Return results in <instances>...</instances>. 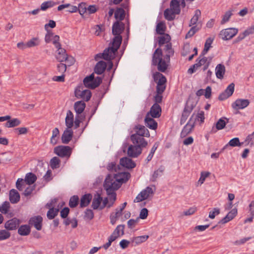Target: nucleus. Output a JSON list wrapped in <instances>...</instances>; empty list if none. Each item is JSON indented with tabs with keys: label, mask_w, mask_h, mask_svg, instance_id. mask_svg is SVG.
Returning <instances> with one entry per match:
<instances>
[{
	"label": "nucleus",
	"mask_w": 254,
	"mask_h": 254,
	"mask_svg": "<svg viewBox=\"0 0 254 254\" xmlns=\"http://www.w3.org/2000/svg\"><path fill=\"white\" fill-rule=\"evenodd\" d=\"M165 50L167 54L163 59L162 50L157 48L153 54L152 63L153 65H157L158 70L161 72H165L168 67V63L170 61V57L174 54V51L172 48V45L168 43L165 45Z\"/></svg>",
	"instance_id": "nucleus-1"
},
{
	"label": "nucleus",
	"mask_w": 254,
	"mask_h": 254,
	"mask_svg": "<svg viewBox=\"0 0 254 254\" xmlns=\"http://www.w3.org/2000/svg\"><path fill=\"white\" fill-rule=\"evenodd\" d=\"M104 187L107 191L108 197H105L103 199V202L101 207V209H103L106 206L109 208L113 206L116 200V193L115 192V190L119 188V185L115 183H113V184H111L108 180L107 183H104Z\"/></svg>",
	"instance_id": "nucleus-2"
},
{
	"label": "nucleus",
	"mask_w": 254,
	"mask_h": 254,
	"mask_svg": "<svg viewBox=\"0 0 254 254\" xmlns=\"http://www.w3.org/2000/svg\"><path fill=\"white\" fill-rule=\"evenodd\" d=\"M124 29V24L116 21L114 23L112 27V33L115 36L113 39L112 45L115 47V50L119 48L122 41V36L120 35Z\"/></svg>",
	"instance_id": "nucleus-3"
},
{
	"label": "nucleus",
	"mask_w": 254,
	"mask_h": 254,
	"mask_svg": "<svg viewBox=\"0 0 254 254\" xmlns=\"http://www.w3.org/2000/svg\"><path fill=\"white\" fill-rule=\"evenodd\" d=\"M130 176V174L127 172L120 173L114 176L109 175L106 178L104 183H107V181L108 180L109 183L113 184L114 183V184L119 185L120 188L122 183L126 182L129 179Z\"/></svg>",
	"instance_id": "nucleus-4"
},
{
	"label": "nucleus",
	"mask_w": 254,
	"mask_h": 254,
	"mask_svg": "<svg viewBox=\"0 0 254 254\" xmlns=\"http://www.w3.org/2000/svg\"><path fill=\"white\" fill-rule=\"evenodd\" d=\"M117 52V50H115V47L111 45V46L105 49L103 53L97 54L95 59L96 61L100 58H103L107 61H111L115 58Z\"/></svg>",
	"instance_id": "nucleus-5"
},
{
	"label": "nucleus",
	"mask_w": 254,
	"mask_h": 254,
	"mask_svg": "<svg viewBox=\"0 0 254 254\" xmlns=\"http://www.w3.org/2000/svg\"><path fill=\"white\" fill-rule=\"evenodd\" d=\"M75 96L78 99H82L86 101L90 100L91 93L88 89H85L82 85L78 86L74 91Z\"/></svg>",
	"instance_id": "nucleus-6"
},
{
	"label": "nucleus",
	"mask_w": 254,
	"mask_h": 254,
	"mask_svg": "<svg viewBox=\"0 0 254 254\" xmlns=\"http://www.w3.org/2000/svg\"><path fill=\"white\" fill-rule=\"evenodd\" d=\"M102 82V79L100 77L94 78L93 74L86 77L83 80V83L85 87L94 89L99 85Z\"/></svg>",
	"instance_id": "nucleus-7"
},
{
	"label": "nucleus",
	"mask_w": 254,
	"mask_h": 254,
	"mask_svg": "<svg viewBox=\"0 0 254 254\" xmlns=\"http://www.w3.org/2000/svg\"><path fill=\"white\" fill-rule=\"evenodd\" d=\"M154 190L152 188L147 187L142 190L134 200V202H141L144 200L151 198L154 194Z\"/></svg>",
	"instance_id": "nucleus-8"
},
{
	"label": "nucleus",
	"mask_w": 254,
	"mask_h": 254,
	"mask_svg": "<svg viewBox=\"0 0 254 254\" xmlns=\"http://www.w3.org/2000/svg\"><path fill=\"white\" fill-rule=\"evenodd\" d=\"M238 32V30L235 28H230L223 29L220 31L219 35L224 40H228L234 37Z\"/></svg>",
	"instance_id": "nucleus-9"
},
{
	"label": "nucleus",
	"mask_w": 254,
	"mask_h": 254,
	"mask_svg": "<svg viewBox=\"0 0 254 254\" xmlns=\"http://www.w3.org/2000/svg\"><path fill=\"white\" fill-rule=\"evenodd\" d=\"M54 152L61 157L68 158L71 153V148L68 146H59L55 148Z\"/></svg>",
	"instance_id": "nucleus-10"
},
{
	"label": "nucleus",
	"mask_w": 254,
	"mask_h": 254,
	"mask_svg": "<svg viewBox=\"0 0 254 254\" xmlns=\"http://www.w3.org/2000/svg\"><path fill=\"white\" fill-rule=\"evenodd\" d=\"M60 37L58 35H55L54 33L51 31H47L45 37V41L47 43L52 42L55 47H59L61 46V44L59 43Z\"/></svg>",
	"instance_id": "nucleus-11"
},
{
	"label": "nucleus",
	"mask_w": 254,
	"mask_h": 254,
	"mask_svg": "<svg viewBox=\"0 0 254 254\" xmlns=\"http://www.w3.org/2000/svg\"><path fill=\"white\" fill-rule=\"evenodd\" d=\"M202 54L199 57L198 60L196 61V63L195 64V66L197 67V68L200 67L201 66H203V70H205L209 66L211 60V57H205Z\"/></svg>",
	"instance_id": "nucleus-12"
},
{
	"label": "nucleus",
	"mask_w": 254,
	"mask_h": 254,
	"mask_svg": "<svg viewBox=\"0 0 254 254\" xmlns=\"http://www.w3.org/2000/svg\"><path fill=\"white\" fill-rule=\"evenodd\" d=\"M0 212L9 218L12 217L14 215L13 210L11 208L10 203L7 201L3 202L0 206Z\"/></svg>",
	"instance_id": "nucleus-13"
},
{
	"label": "nucleus",
	"mask_w": 254,
	"mask_h": 254,
	"mask_svg": "<svg viewBox=\"0 0 254 254\" xmlns=\"http://www.w3.org/2000/svg\"><path fill=\"white\" fill-rule=\"evenodd\" d=\"M180 6L184 7L186 6L185 0H172L170 2V8L177 14L181 11Z\"/></svg>",
	"instance_id": "nucleus-14"
},
{
	"label": "nucleus",
	"mask_w": 254,
	"mask_h": 254,
	"mask_svg": "<svg viewBox=\"0 0 254 254\" xmlns=\"http://www.w3.org/2000/svg\"><path fill=\"white\" fill-rule=\"evenodd\" d=\"M248 99H238L232 104V108L235 110L243 109L250 104Z\"/></svg>",
	"instance_id": "nucleus-15"
},
{
	"label": "nucleus",
	"mask_w": 254,
	"mask_h": 254,
	"mask_svg": "<svg viewBox=\"0 0 254 254\" xmlns=\"http://www.w3.org/2000/svg\"><path fill=\"white\" fill-rule=\"evenodd\" d=\"M193 116H191L189 122L187 124V125L183 128L181 133V135L182 137H184L192 130L194 127V121L193 120Z\"/></svg>",
	"instance_id": "nucleus-16"
},
{
	"label": "nucleus",
	"mask_w": 254,
	"mask_h": 254,
	"mask_svg": "<svg viewBox=\"0 0 254 254\" xmlns=\"http://www.w3.org/2000/svg\"><path fill=\"white\" fill-rule=\"evenodd\" d=\"M235 84L233 83H231L225 89L224 92L222 93L219 96L220 100H224L231 96L234 91Z\"/></svg>",
	"instance_id": "nucleus-17"
},
{
	"label": "nucleus",
	"mask_w": 254,
	"mask_h": 254,
	"mask_svg": "<svg viewBox=\"0 0 254 254\" xmlns=\"http://www.w3.org/2000/svg\"><path fill=\"white\" fill-rule=\"evenodd\" d=\"M161 108L159 105L155 103L151 107L149 112L146 115L152 117L154 118H159L161 116Z\"/></svg>",
	"instance_id": "nucleus-18"
},
{
	"label": "nucleus",
	"mask_w": 254,
	"mask_h": 254,
	"mask_svg": "<svg viewBox=\"0 0 254 254\" xmlns=\"http://www.w3.org/2000/svg\"><path fill=\"white\" fill-rule=\"evenodd\" d=\"M141 153V149L139 146L130 145L127 149V154L131 157H136Z\"/></svg>",
	"instance_id": "nucleus-19"
},
{
	"label": "nucleus",
	"mask_w": 254,
	"mask_h": 254,
	"mask_svg": "<svg viewBox=\"0 0 254 254\" xmlns=\"http://www.w3.org/2000/svg\"><path fill=\"white\" fill-rule=\"evenodd\" d=\"M42 218L40 216H35L30 219L29 224L37 230H40L42 228Z\"/></svg>",
	"instance_id": "nucleus-20"
},
{
	"label": "nucleus",
	"mask_w": 254,
	"mask_h": 254,
	"mask_svg": "<svg viewBox=\"0 0 254 254\" xmlns=\"http://www.w3.org/2000/svg\"><path fill=\"white\" fill-rule=\"evenodd\" d=\"M134 130L136 132L134 134H136L139 136H149V131L143 126L137 125L135 127Z\"/></svg>",
	"instance_id": "nucleus-21"
},
{
	"label": "nucleus",
	"mask_w": 254,
	"mask_h": 254,
	"mask_svg": "<svg viewBox=\"0 0 254 254\" xmlns=\"http://www.w3.org/2000/svg\"><path fill=\"white\" fill-rule=\"evenodd\" d=\"M143 136H139L136 134H132L131 136V139L133 143L137 144V146L145 147L147 144V142L142 137Z\"/></svg>",
	"instance_id": "nucleus-22"
},
{
	"label": "nucleus",
	"mask_w": 254,
	"mask_h": 254,
	"mask_svg": "<svg viewBox=\"0 0 254 254\" xmlns=\"http://www.w3.org/2000/svg\"><path fill=\"white\" fill-rule=\"evenodd\" d=\"M57 48V54L56 55V58L57 61L59 62H63L66 59V57L67 56L66 54L65 50L64 49L61 48V46L59 47H56Z\"/></svg>",
	"instance_id": "nucleus-23"
},
{
	"label": "nucleus",
	"mask_w": 254,
	"mask_h": 254,
	"mask_svg": "<svg viewBox=\"0 0 254 254\" xmlns=\"http://www.w3.org/2000/svg\"><path fill=\"white\" fill-rule=\"evenodd\" d=\"M73 135V131L71 128H66L62 136V142L65 144L68 143L71 139Z\"/></svg>",
	"instance_id": "nucleus-24"
},
{
	"label": "nucleus",
	"mask_w": 254,
	"mask_h": 254,
	"mask_svg": "<svg viewBox=\"0 0 254 254\" xmlns=\"http://www.w3.org/2000/svg\"><path fill=\"white\" fill-rule=\"evenodd\" d=\"M120 164L127 168L132 169L135 167V164L130 158L128 157H124L120 159Z\"/></svg>",
	"instance_id": "nucleus-25"
},
{
	"label": "nucleus",
	"mask_w": 254,
	"mask_h": 254,
	"mask_svg": "<svg viewBox=\"0 0 254 254\" xmlns=\"http://www.w3.org/2000/svg\"><path fill=\"white\" fill-rule=\"evenodd\" d=\"M19 224V220L14 218L9 220L5 223V228L7 230H14L18 226Z\"/></svg>",
	"instance_id": "nucleus-26"
},
{
	"label": "nucleus",
	"mask_w": 254,
	"mask_h": 254,
	"mask_svg": "<svg viewBox=\"0 0 254 254\" xmlns=\"http://www.w3.org/2000/svg\"><path fill=\"white\" fill-rule=\"evenodd\" d=\"M102 201H103V199H102V197L101 196V195L99 194H97L94 196V197L93 198L92 203V207L94 209H102L101 208V207L102 206L101 202Z\"/></svg>",
	"instance_id": "nucleus-27"
},
{
	"label": "nucleus",
	"mask_w": 254,
	"mask_h": 254,
	"mask_svg": "<svg viewBox=\"0 0 254 254\" xmlns=\"http://www.w3.org/2000/svg\"><path fill=\"white\" fill-rule=\"evenodd\" d=\"M237 208H233L232 209L227 215L223 218L219 223H221L222 224H225L232 220L237 215Z\"/></svg>",
	"instance_id": "nucleus-28"
},
{
	"label": "nucleus",
	"mask_w": 254,
	"mask_h": 254,
	"mask_svg": "<svg viewBox=\"0 0 254 254\" xmlns=\"http://www.w3.org/2000/svg\"><path fill=\"white\" fill-rule=\"evenodd\" d=\"M148 238V235H143L135 237L131 239V242L132 244V246H135L136 245H140L141 243L145 242L147 240Z\"/></svg>",
	"instance_id": "nucleus-29"
},
{
	"label": "nucleus",
	"mask_w": 254,
	"mask_h": 254,
	"mask_svg": "<svg viewBox=\"0 0 254 254\" xmlns=\"http://www.w3.org/2000/svg\"><path fill=\"white\" fill-rule=\"evenodd\" d=\"M20 195L16 190L12 189L10 190L9 199L12 203H17L20 200Z\"/></svg>",
	"instance_id": "nucleus-30"
},
{
	"label": "nucleus",
	"mask_w": 254,
	"mask_h": 254,
	"mask_svg": "<svg viewBox=\"0 0 254 254\" xmlns=\"http://www.w3.org/2000/svg\"><path fill=\"white\" fill-rule=\"evenodd\" d=\"M124 228L125 226L124 225H118L110 236L113 239L116 240L120 236H123L124 234Z\"/></svg>",
	"instance_id": "nucleus-31"
},
{
	"label": "nucleus",
	"mask_w": 254,
	"mask_h": 254,
	"mask_svg": "<svg viewBox=\"0 0 254 254\" xmlns=\"http://www.w3.org/2000/svg\"><path fill=\"white\" fill-rule=\"evenodd\" d=\"M146 126L152 129H155L157 127V123L153 117L146 115L145 119Z\"/></svg>",
	"instance_id": "nucleus-32"
},
{
	"label": "nucleus",
	"mask_w": 254,
	"mask_h": 254,
	"mask_svg": "<svg viewBox=\"0 0 254 254\" xmlns=\"http://www.w3.org/2000/svg\"><path fill=\"white\" fill-rule=\"evenodd\" d=\"M225 72V67L222 64H218L215 68V74L219 79H222Z\"/></svg>",
	"instance_id": "nucleus-33"
},
{
	"label": "nucleus",
	"mask_w": 254,
	"mask_h": 254,
	"mask_svg": "<svg viewBox=\"0 0 254 254\" xmlns=\"http://www.w3.org/2000/svg\"><path fill=\"white\" fill-rule=\"evenodd\" d=\"M107 67V64L106 62L104 61H100L96 64L94 71L95 73L98 74H101L104 70H105Z\"/></svg>",
	"instance_id": "nucleus-34"
},
{
	"label": "nucleus",
	"mask_w": 254,
	"mask_h": 254,
	"mask_svg": "<svg viewBox=\"0 0 254 254\" xmlns=\"http://www.w3.org/2000/svg\"><path fill=\"white\" fill-rule=\"evenodd\" d=\"M73 113L70 110H68L67 112L65 118V125L67 127L66 128H71L73 126Z\"/></svg>",
	"instance_id": "nucleus-35"
},
{
	"label": "nucleus",
	"mask_w": 254,
	"mask_h": 254,
	"mask_svg": "<svg viewBox=\"0 0 254 254\" xmlns=\"http://www.w3.org/2000/svg\"><path fill=\"white\" fill-rule=\"evenodd\" d=\"M85 108V104L83 101L76 102L74 105V108L77 114H80Z\"/></svg>",
	"instance_id": "nucleus-36"
},
{
	"label": "nucleus",
	"mask_w": 254,
	"mask_h": 254,
	"mask_svg": "<svg viewBox=\"0 0 254 254\" xmlns=\"http://www.w3.org/2000/svg\"><path fill=\"white\" fill-rule=\"evenodd\" d=\"M153 77L157 84H165L166 79L162 74L157 72L154 74Z\"/></svg>",
	"instance_id": "nucleus-37"
},
{
	"label": "nucleus",
	"mask_w": 254,
	"mask_h": 254,
	"mask_svg": "<svg viewBox=\"0 0 254 254\" xmlns=\"http://www.w3.org/2000/svg\"><path fill=\"white\" fill-rule=\"evenodd\" d=\"M21 124V121L17 119L14 118L12 119H9L8 121L5 124V127L7 128L14 127L19 126Z\"/></svg>",
	"instance_id": "nucleus-38"
},
{
	"label": "nucleus",
	"mask_w": 254,
	"mask_h": 254,
	"mask_svg": "<svg viewBox=\"0 0 254 254\" xmlns=\"http://www.w3.org/2000/svg\"><path fill=\"white\" fill-rule=\"evenodd\" d=\"M92 199L90 194L84 195L81 198L80 205L81 207L87 206Z\"/></svg>",
	"instance_id": "nucleus-39"
},
{
	"label": "nucleus",
	"mask_w": 254,
	"mask_h": 254,
	"mask_svg": "<svg viewBox=\"0 0 254 254\" xmlns=\"http://www.w3.org/2000/svg\"><path fill=\"white\" fill-rule=\"evenodd\" d=\"M243 142H240L239 138L235 137L231 139L229 142L223 147V150L225 149L227 146L231 147L241 146L243 144Z\"/></svg>",
	"instance_id": "nucleus-40"
},
{
	"label": "nucleus",
	"mask_w": 254,
	"mask_h": 254,
	"mask_svg": "<svg viewBox=\"0 0 254 254\" xmlns=\"http://www.w3.org/2000/svg\"><path fill=\"white\" fill-rule=\"evenodd\" d=\"M125 16V10L121 8H118L115 12V18L117 20V21H122L124 19Z\"/></svg>",
	"instance_id": "nucleus-41"
},
{
	"label": "nucleus",
	"mask_w": 254,
	"mask_h": 254,
	"mask_svg": "<svg viewBox=\"0 0 254 254\" xmlns=\"http://www.w3.org/2000/svg\"><path fill=\"white\" fill-rule=\"evenodd\" d=\"M201 16V11L199 9H196L194 11V14L190 20L189 26L195 25L198 22V19Z\"/></svg>",
	"instance_id": "nucleus-42"
},
{
	"label": "nucleus",
	"mask_w": 254,
	"mask_h": 254,
	"mask_svg": "<svg viewBox=\"0 0 254 254\" xmlns=\"http://www.w3.org/2000/svg\"><path fill=\"white\" fill-rule=\"evenodd\" d=\"M229 120L226 118H220L216 123V128L217 130H220L224 128Z\"/></svg>",
	"instance_id": "nucleus-43"
},
{
	"label": "nucleus",
	"mask_w": 254,
	"mask_h": 254,
	"mask_svg": "<svg viewBox=\"0 0 254 254\" xmlns=\"http://www.w3.org/2000/svg\"><path fill=\"white\" fill-rule=\"evenodd\" d=\"M158 39V44L160 46H161L165 43H169L171 40V37L169 34L164 33L162 34V36L159 37Z\"/></svg>",
	"instance_id": "nucleus-44"
},
{
	"label": "nucleus",
	"mask_w": 254,
	"mask_h": 254,
	"mask_svg": "<svg viewBox=\"0 0 254 254\" xmlns=\"http://www.w3.org/2000/svg\"><path fill=\"white\" fill-rule=\"evenodd\" d=\"M193 120L194 121V123L197 121H199L200 123H202L204 122V120L205 119L204 117V113L202 111H199L198 112L195 114H193L192 116H193Z\"/></svg>",
	"instance_id": "nucleus-45"
},
{
	"label": "nucleus",
	"mask_w": 254,
	"mask_h": 254,
	"mask_svg": "<svg viewBox=\"0 0 254 254\" xmlns=\"http://www.w3.org/2000/svg\"><path fill=\"white\" fill-rule=\"evenodd\" d=\"M166 29L165 23L163 21L159 22L156 27V31L157 34L162 35L165 33Z\"/></svg>",
	"instance_id": "nucleus-46"
},
{
	"label": "nucleus",
	"mask_w": 254,
	"mask_h": 254,
	"mask_svg": "<svg viewBox=\"0 0 254 254\" xmlns=\"http://www.w3.org/2000/svg\"><path fill=\"white\" fill-rule=\"evenodd\" d=\"M37 179L36 176L32 173H29L26 175L24 182L28 185L33 184Z\"/></svg>",
	"instance_id": "nucleus-47"
},
{
	"label": "nucleus",
	"mask_w": 254,
	"mask_h": 254,
	"mask_svg": "<svg viewBox=\"0 0 254 254\" xmlns=\"http://www.w3.org/2000/svg\"><path fill=\"white\" fill-rule=\"evenodd\" d=\"M176 14L170 8L166 9L164 12L165 18L168 20H172L174 19Z\"/></svg>",
	"instance_id": "nucleus-48"
},
{
	"label": "nucleus",
	"mask_w": 254,
	"mask_h": 254,
	"mask_svg": "<svg viewBox=\"0 0 254 254\" xmlns=\"http://www.w3.org/2000/svg\"><path fill=\"white\" fill-rule=\"evenodd\" d=\"M59 135V130L57 127L55 128L52 131V135L51 138L50 142L53 145H55L57 143V137Z\"/></svg>",
	"instance_id": "nucleus-49"
},
{
	"label": "nucleus",
	"mask_w": 254,
	"mask_h": 254,
	"mask_svg": "<svg viewBox=\"0 0 254 254\" xmlns=\"http://www.w3.org/2000/svg\"><path fill=\"white\" fill-rule=\"evenodd\" d=\"M213 41V38H212L210 37L207 39L204 45V49L202 52V54L203 55H205L208 52V50L211 47V45Z\"/></svg>",
	"instance_id": "nucleus-50"
},
{
	"label": "nucleus",
	"mask_w": 254,
	"mask_h": 254,
	"mask_svg": "<svg viewBox=\"0 0 254 254\" xmlns=\"http://www.w3.org/2000/svg\"><path fill=\"white\" fill-rule=\"evenodd\" d=\"M30 228L27 225H22L18 229L19 234L22 236H26L30 233Z\"/></svg>",
	"instance_id": "nucleus-51"
},
{
	"label": "nucleus",
	"mask_w": 254,
	"mask_h": 254,
	"mask_svg": "<svg viewBox=\"0 0 254 254\" xmlns=\"http://www.w3.org/2000/svg\"><path fill=\"white\" fill-rule=\"evenodd\" d=\"M40 44V40L38 38H33L26 43L27 48H31L37 46Z\"/></svg>",
	"instance_id": "nucleus-52"
},
{
	"label": "nucleus",
	"mask_w": 254,
	"mask_h": 254,
	"mask_svg": "<svg viewBox=\"0 0 254 254\" xmlns=\"http://www.w3.org/2000/svg\"><path fill=\"white\" fill-rule=\"evenodd\" d=\"M232 12V10H229L225 13V14L223 15L222 17V19L221 21V24H224V23H226L229 20L231 16L233 14Z\"/></svg>",
	"instance_id": "nucleus-53"
},
{
	"label": "nucleus",
	"mask_w": 254,
	"mask_h": 254,
	"mask_svg": "<svg viewBox=\"0 0 254 254\" xmlns=\"http://www.w3.org/2000/svg\"><path fill=\"white\" fill-rule=\"evenodd\" d=\"M58 212V209H55L54 208H50L47 214V217L49 219H53L57 215Z\"/></svg>",
	"instance_id": "nucleus-54"
},
{
	"label": "nucleus",
	"mask_w": 254,
	"mask_h": 254,
	"mask_svg": "<svg viewBox=\"0 0 254 254\" xmlns=\"http://www.w3.org/2000/svg\"><path fill=\"white\" fill-rule=\"evenodd\" d=\"M210 175V173L209 172H201L200 173V177L198 181V184L200 185L203 184L206 179V178L209 176Z\"/></svg>",
	"instance_id": "nucleus-55"
},
{
	"label": "nucleus",
	"mask_w": 254,
	"mask_h": 254,
	"mask_svg": "<svg viewBox=\"0 0 254 254\" xmlns=\"http://www.w3.org/2000/svg\"><path fill=\"white\" fill-rule=\"evenodd\" d=\"M60 163V159L57 157H53L50 161V166L52 169H57L59 167V164Z\"/></svg>",
	"instance_id": "nucleus-56"
},
{
	"label": "nucleus",
	"mask_w": 254,
	"mask_h": 254,
	"mask_svg": "<svg viewBox=\"0 0 254 254\" xmlns=\"http://www.w3.org/2000/svg\"><path fill=\"white\" fill-rule=\"evenodd\" d=\"M55 3L52 1H47L42 3L41 5V9L46 10L48 8L53 7L55 5Z\"/></svg>",
	"instance_id": "nucleus-57"
},
{
	"label": "nucleus",
	"mask_w": 254,
	"mask_h": 254,
	"mask_svg": "<svg viewBox=\"0 0 254 254\" xmlns=\"http://www.w3.org/2000/svg\"><path fill=\"white\" fill-rule=\"evenodd\" d=\"M78 11L81 15H83L85 12H87L86 4L85 3L81 2L79 4L78 7H77Z\"/></svg>",
	"instance_id": "nucleus-58"
},
{
	"label": "nucleus",
	"mask_w": 254,
	"mask_h": 254,
	"mask_svg": "<svg viewBox=\"0 0 254 254\" xmlns=\"http://www.w3.org/2000/svg\"><path fill=\"white\" fill-rule=\"evenodd\" d=\"M64 223L66 226L69 225V224H71V226L73 228H76L77 226V221L75 219H73L72 220L66 219L64 221Z\"/></svg>",
	"instance_id": "nucleus-59"
},
{
	"label": "nucleus",
	"mask_w": 254,
	"mask_h": 254,
	"mask_svg": "<svg viewBox=\"0 0 254 254\" xmlns=\"http://www.w3.org/2000/svg\"><path fill=\"white\" fill-rule=\"evenodd\" d=\"M78 197L77 196L74 195L72 196L69 202V205L70 207H75L78 202Z\"/></svg>",
	"instance_id": "nucleus-60"
},
{
	"label": "nucleus",
	"mask_w": 254,
	"mask_h": 254,
	"mask_svg": "<svg viewBox=\"0 0 254 254\" xmlns=\"http://www.w3.org/2000/svg\"><path fill=\"white\" fill-rule=\"evenodd\" d=\"M139 221V218H137L136 219H130L127 221V226L130 229H132L135 227Z\"/></svg>",
	"instance_id": "nucleus-61"
},
{
	"label": "nucleus",
	"mask_w": 254,
	"mask_h": 254,
	"mask_svg": "<svg viewBox=\"0 0 254 254\" xmlns=\"http://www.w3.org/2000/svg\"><path fill=\"white\" fill-rule=\"evenodd\" d=\"M84 218L87 220H90L94 217V213L92 210L87 209L85 212Z\"/></svg>",
	"instance_id": "nucleus-62"
},
{
	"label": "nucleus",
	"mask_w": 254,
	"mask_h": 254,
	"mask_svg": "<svg viewBox=\"0 0 254 254\" xmlns=\"http://www.w3.org/2000/svg\"><path fill=\"white\" fill-rule=\"evenodd\" d=\"M254 139V131L248 135L247 137H246L245 142L247 143V144L248 145L250 144L251 146H252L254 145V143L253 142V140Z\"/></svg>",
	"instance_id": "nucleus-63"
},
{
	"label": "nucleus",
	"mask_w": 254,
	"mask_h": 254,
	"mask_svg": "<svg viewBox=\"0 0 254 254\" xmlns=\"http://www.w3.org/2000/svg\"><path fill=\"white\" fill-rule=\"evenodd\" d=\"M199 28L196 27V26L192 27L189 31L188 32L186 36V38H190L192 37L198 30Z\"/></svg>",
	"instance_id": "nucleus-64"
}]
</instances>
